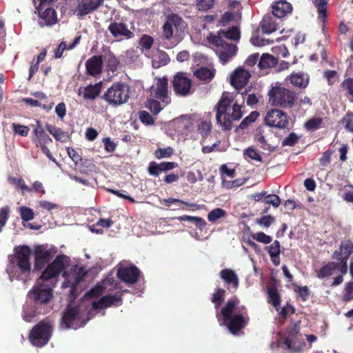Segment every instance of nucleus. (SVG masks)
<instances>
[{
	"mask_svg": "<svg viewBox=\"0 0 353 353\" xmlns=\"http://www.w3.org/2000/svg\"><path fill=\"white\" fill-rule=\"evenodd\" d=\"M68 257L58 255L42 272L36 284L29 291L28 298L36 303H48L52 298V289L55 287L60 274L65 269Z\"/></svg>",
	"mask_w": 353,
	"mask_h": 353,
	"instance_id": "1",
	"label": "nucleus"
},
{
	"mask_svg": "<svg viewBox=\"0 0 353 353\" xmlns=\"http://www.w3.org/2000/svg\"><path fill=\"white\" fill-rule=\"evenodd\" d=\"M240 301L236 296L228 300L225 304L216 313V318L226 326L229 332L238 334L249 323L250 318L244 305L239 306Z\"/></svg>",
	"mask_w": 353,
	"mask_h": 353,
	"instance_id": "2",
	"label": "nucleus"
},
{
	"mask_svg": "<svg viewBox=\"0 0 353 353\" xmlns=\"http://www.w3.org/2000/svg\"><path fill=\"white\" fill-rule=\"evenodd\" d=\"M233 101V94L228 92H223L214 108L216 112V123L224 131H230L232 128V122L240 120L243 115L241 110L242 105Z\"/></svg>",
	"mask_w": 353,
	"mask_h": 353,
	"instance_id": "3",
	"label": "nucleus"
},
{
	"mask_svg": "<svg viewBox=\"0 0 353 353\" xmlns=\"http://www.w3.org/2000/svg\"><path fill=\"white\" fill-rule=\"evenodd\" d=\"M32 250L28 245H21L14 249V253L8 257L10 267L7 272L10 276H17L18 279L28 276L31 272L30 256Z\"/></svg>",
	"mask_w": 353,
	"mask_h": 353,
	"instance_id": "4",
	"label": "nucleus"
},
{
	"mask_svg": "<svg viewBox=\"0 0 353 353\" xmlns=\"http://www.w3.org/2000/svg\"><path fill=\"white\" fill-rule=\"evenodd\" d=\"M268 96V101L272 105L282 108L293 107L296 98L294 92L281 87L278 83L269 90Z\"/></svg>",
	"mask_w": 353,
	"mask_h": 353,
	"instance_id": "5",
	"label": "nucleus"
},
{
	"mask_svg": "<svg viewBox=\"0 0 353 353\" xmlns=\"http://www.w3.org/2000/svg\"><path fill=\"white\" fill-rule=\"evenodd\" d=\"M130 98L129 86L123 82L114 83L103 94L102 99L113 106L125 103Z\"/></svg>",
	"mask_w": 353,
	"mask_h": 353,
	"instance_id": "6",
	"label": "nucleus"
},
{
	"mask_svg": "<svg viewBox=\"0 0 353 353\" xmlns=\"http://www.w3.org/2000/svg\"><path fill=\"white\" fill-rule=\"evenodd\" d=\"M52 325L48 320H43L35 325L31 330L28 339L32 345L41 347L50 339Z\"/></svg>",
	"mask_w": 353,
	"mask_h": 353,
	"instance_id": "7",
	"label": "nucleus"
},
{
	"mask_svg": "<svg viewBox=\"0 0 353 353\" xmlns=\"http://www.w3.org/2000/svg\"><path fill=\"white\" fill-rule=\"evenodd\" d=\"M172 86L174 94L181 97H186L192 93V81L185 73L179 72L173 77Z\"/></svg>",
	"mask_w": 353,
	"mask_h": 353,
	"instance_id": "8",
	"label": "nucleus"
},
{
	"mask_svg": "<svg viewBox=\"0 0 353 353\" xmlns=\"http://www.w3.org/2000/svg\"><path fill=\"white\" fill-rule=\"evenodd\" d=\"M211 43L217 46L216 54L223 64L228 63L236 54L238 49L235 44L225 42L220 36H214Z\"/></svg>",
	"mask_w": 353,
	"mask_h": 353,
	"instance_id": "9",
	"label": "nucleus"
},
{
	"mask_svg": "<svg viewBox=\"0 0 353 353\" xmlns=\"http://www.w3.org/2000/svg\"><path fill=\"white\" fill-rule=\"evenodd\" d=\"M151 97L159 100L163 107L171 103V98L168 95V79L167 77L159 78L156 85L152 88Z\"/></svg>",
	"mask_w": 353,
	"mask_h": 353,
	"instance_id": "10",
	"label": "nucleus"
},
{
	"mask_svg": "<svg viewBox=\"0 0 353 353\" xmlns=\"http://www.w3.org/2000/svg\"><path fill=\"white\" fill-rule=\"evenodd\" d=\"M34 269L36 270H40L44 268V267L52 260L54 256V253L49 249L47 248L46 245H39L35 246L34 250Z\"/></svg>",
	"mask_w": 353,
	"mask_h": 353,
	"instance_id": "11",
	"label": "nucleus"
},
{
	"mask_svg": "<svg viewBox=\"0 0 353 353\" xmlns=\"http://www.w3.org/2000/svg\"><path fill=\"white\" fill-rule=\"evenodd\" d=\"M352 253L353 243L349 239L343 240L341 242L339 250H335L332 254V259L341 263L342 269H348L347 261Z\"/></svg>",
	"mask_w": 353,
	"mask_h": 353,
	"instance_id": "12",
	"label": "nucleus"
},
{
	"mask_svg": "<svg viewBox=\"0 0 353 353\" xmlns=\"http://www.w3.org/2000/svg\"><path fill=\"white\" fill-rule=\"evenodd\" d=\"M140 275V270L134 265L120 267L117 272V278L122 282L128 285L137 283L139 280Z\"/></svg>",
	"mask_w": 353,
	"mask_h": 353,
	"instance_id": "13",
	"label": "nucleus"
},
{
	"mask_svg": "<svg viewBox=\"0 0 353 353\" xmlns=\"http://www.w3.org/2000/svg\"><path fill=\"white\" fill-rule=\"evenodd\" d=\"M35 13L39 16L40 27L52 26L58 22L57 11L52 7H35Z\"/></svg>",
	"mask_w": 353,
	"mask_h": 353,
	"instance_id": "14",
	"label": "nucleus"
},
{
	"mask_svg": "<svg viewBox=\"0 0 353 353\" xmlns=\"http://www.w3.org/2000/svg\"><path fill=\"white\" fill-rule=\"evenodd\" d=\"M265 123L268 126L285 128L288 124V119L282 110L272 109L267 112Z\"/></svg>",
	"mask_w": 353,
	"mask_h": 353,
	"instance_id": "15",
	"label": "nucleus"
},
{
	"mask_svg": "<svg viewBox=\"0 0 353 353\" xmlns=\"http://www.w3.org/2000/svg\"><path fill=\"white\" fill-rule=\"evenodd\" d=\"M79 311L76 307L68 305L63 313L61 326L65 328L77 329L79 327Z\"/></svg>",
	"mask_w": 353,
	"mask_h": 353,
	"instance_id": "16",
	"label": "nucleus"
},
{
	"mask_svg": "<svg viewBox=\"0 0 353 353\" xmlns=\"http://www.w3.org/2000/svg\"><path fill=\"white\" fill-rule=\"evenodd\" d=\"M108 30L112 36L117 39H130L134 37V34L123 22H112L108 26Z\"/></svg>",
	"mask_w": 353,
	"mask_h": 353,
	"instance_id": "17",
	"label": "nucleus"
},
{
	"mask_svg": "<svg viewBox=\"0 0 353 353\" xmlns=\"http://www.w3.org/2000/svg\"><path fill=\"white\" fill-rule=\"evenodd\" d=\"M251 74L244 68H237L230 75V84L236 90H241L248 83Z\"/></svg>",
	"mask_w": 353,
	"mask_h": 353,
	"instance_id": "18",
	"label": "nucleus"
},
{
	"mask_svg": "<svg viewBox=\"0 0 353 353\" xmlns=\"http://www.w3.org/2000/svg\"><path fill=\"white\" fill-rule=\"evenodd\" d=\"M104 0H79L77 6V16L84 17L96 11Z\"/></svg>",
	"mask_w": 353,
	"mask_h": 353,
	"instance_id": "19",
	"label": "nucleus"
},
{
	"mask_svg": "<svg viewBox=\"0 0 353 353\" xmlns=\"http://www.w3.org/2000/svg\"><path fill=\"white\" fill-rule=\"evenodd\" d=\"M342 263L337 261H330L327 262L326 264L323 265L317 272H316V276L320 279H323L324 278L330 276L332 275L334 272V271L338 270L342 275H345L347 273V268L342 269L341 268Z\"/></svg>",
	"mask_w": 353,
	"mask_h": 353,
	"instance_id": "20",
	"label": "nucleus"
},
{
	"mask_svg": "<svg viewBox=\"0 0 353 353\" xmlns=\"http://www.w3.org/2000/svg\"><path fill=\"white\" fill-rule=\"evenodd\" d=\"M122 296L119 292L114 294H108L101 297L99 301H94L92 303V307L95 310L104 309L114 305H121Z\"/></svg>",
	"mask_w": 353,
	"mask_h": 353,
	"instance_id": "21",
	"label": "nucleus"
},
{
	"mask_svg": "<svg viewBox=\"0 0 353 353\" xmlns=\"http://www.w3.org/2000/svg\"><path fill=\"white\" fill-rule=\"evenodd\" d=\"M86 74L97 77L102 73L103 59L101 55H94L85 62Z\"/></svg>",
	"mask_w": 353,
	"mask_h": 353,
	"instance_id": "22",
	"label": "nucleus"
},
{
	"mask_svg": "<svg viewBox=\"0 0 353 353\" xmlns=\"http://www.w3.org/2000/svg\"><path fill=\"white\" fill-rule=\"evenodd\" d=\"M183 22V19L176 14H172L167 17V20L163 26V34L170 39L173 36V26L178 28Z\"/></svg>",
	"mask_w": 353,
	"mask_h": 353,
	"instance_id": "23",
	"label": "nucleus"
},
{
	"mask_svg": "<svg viewBox=\"0 0 353 353\" xmlns=\"http://www.w3.org/2000/svg\"><path fill=\"white\" fill-rule=\"evenodd\" d=\"M292 11V6L285 0H279L272 3V14L281 19Z\"/></svg>",
	"mask_w": 353,
	"mask_h": 353,
	"instance_id": "24",
	"label": "nucleus"
},
{
	"mask_svg": "<svg viewBox=\"0 0 353 353\" xmlns=\"http://www.w3.org/2000/svg\"><path fill=\"white\" fill-rule=\"evenodd\" d=\"M220 277L228 287L231 286L235 290L238 288L239 277L234 270L228 268L223 269L220 272Z\"/></svg>",
	"mask_w": 353,
	"mask_h": 353,
	"instance_id": "25",
	"label": "nucleus"
},
{
	"mask_svg": "<svg viewBox=\"0 0 353 353\" xmlns=\"http://www.w3.org/2000/svg\"><path fill=\"white\" fill-rule=\"evenodd\" d=\"M273 14H266L260 23L261 30L265 34H271L278 29V23Z\"/></svg>",
	"mask_w": 353,
	"mask_h": 353,
	"instance_id": "26",
	"label": "nucleus"
},
{
	"mask_svg": "<svg viewBox=\"0 0 353 353\" xmlns=\"http://www.w3.org/2000/svg\"><path fill=\"white\" fill-rule=\"evenodd\" d=\"M87 272L84 267L74 265L70 268L68 274L73 280V288L77 287L81 281H82L85 276Z\"/></svg>",
	"mask_w": 353,
	"mask_h": 353,
	"instance_id": "27",
	"label": "nucleus"
},
{
	"mask_svg": "<svg viewBox=\"0 0 353 353\" xmlns=\"http://www.w3.org/2000/svg\"><path fill=\"white\" fill-rule=\"evenodd\" d=\"M46 129L58 141L64 143L69 139V134L68 132H65L62 129L57 128L52 124L47 123L46 125Z\"/></svg>",
	"mask_w": 353,
	"mask_h": 353,
	"instance_id": "28",
	"label": "nucleus"
},
{
	"mask_svg": "<svg viewBox=\"0 0 353 353\" xmlns=\"http://www.w3.org/2000/svg\"><path fill=\"white\" fill-rule=\"evenodd\" d=\"M101 90V83L89 85L83 90V97L86 100H94L100 94Z\"/></svg>",
	"mask_w": 353,
	"mask_h": 353,
	"instance_id": "29",
	"label": "nucleus"
},
{
	"mask_svg": "<svg viewBox=\"0 0 353 353\" xmlns=\"http://www.w3.org/2000/svg\"><path fill=\"white\" fill-rule=\"evenodd\" d=\"M290 83L301 88H305L309 83V77L307 74L303 73H292L290 76Z\"/></svg>",
	"mask_w": 353,
	"mask_h": 353,
	"instance_id": "30",
	"label": "nucleus"
},
{
	"mask_svg": "<svg viewBox=\"0 0 353 353\" xmlns=\"http://www.w3.org/2000/svg\"><path fill=\"white\" fill-rule=\"evenodd\" d=\"M81 39V36L78 35L75 37L74 41L69 46H68L65 41H61L54 50V58L59 59L62 57L64 50L74 48L80 43Z\"/></svg>",
	"mask_w": 353,
	"mask_h": 353,
	"instance_id": "31",
	"label": "nucleus"
},
{
	"mask_svg": "<svg viewBox=\"0 0 353 353\" xmlns=\"http://www.w3.org/2000/svg\"><path fill=\"white\" fill-rule=\"evenodd\" d=\"M312 1L317 9L318 19L324 23L327 19V6L329 0H312Z\"/></svg>",
	"mask_w": 353,
	"mask_h": 353,
	"instance_id": "32",
	"label": "nucleus"
},
{
	"mask_svg": "<svg viewBox=\"0 0 353 353\" xmlns=\"http://www.w3.org/2000/svg\"><path fill=\"white\" fill-rule=\"evenodd\" d=\"M277 62V59L273 55L265 53L261 57L258 66L260 69H267L274 67Z\"/></svg>",
	"mask_w": 353,
	"mask_h": 353,
	"instance_id": "33",
	"label": "nucleus"
},
{
	"mask_svg": "<svg viewBox=\"0 0 353 353\" xmlns=\"http://www.w3.org/2000/svg\"><path fill=\"white\" fill-rule=\"evenodd\" d=\"M268 303L272 304L279 311L281 303V296L276 288H269L268 290Z\"/></svg>",
	"mask_w": 353,
	"mask_h": 353,
	"instance_id": "34",
	"label": "nucleus"
},
{
	"mask_svg": "<svg viewBox=\"0 0 353 353\" xmlns=\"http://www.w3.org/2000/svg\"><path fill=\"white\" fill-rule=\"evenodd\" d=\"M194 75L200 80L206 81L214 77L212 70L208 68L201 67L194 72Z\"/></svg>",
	"mask_w": 353,
	"mask_h": 353,
	"instance_id": "35",
	"label": "nucleus"
},
{
	"mask_svg": "<svg viewBox=\"0 0 353 353\" xmlns=\"http://www.w3.org/2000/svg\"><path fill=\"white\" fill-rule=\"evenodd\" d=\"M22 101L31 107H42L46 111L50 110L54 105V102L50 101L48 103H42L41 101L32 98H23Z\"/></svg>",
	"mask_w": 353,
	"mask_h": 353,
	"instance_id": "36",
	"label": "nucleus"
},
{
	"mask_svg": "<svg viewBox=\"0 0 353 353\" xmlns=\"http://www.w3.org/2000/svg\"><path fill=\"white\" fill-rule=\"evenodd\" d=\"M225 294V290L221 288H216V291L212 294L211 301L214 304L216 310H219L221 307Z\"/></svg>",
	"mask_w": 353,
	"mask_h": 353,
	"instance_id": "37",
	"label": "nucleus"
},
{
	"mask_svg": "<svg viewBox=\"0 0 353 353\" xmlns=\"http://www.w3.org/2000/svg\"><path fill=\"white\" fill-rule=\"evenodd\" d=\"M161 102L155 98H150L147 100L145 107L150 110V111L154 114L157 115L163 107L161 106Z\"/></svg>",
	"mask_w": 353,
	"mask_h": 353,
	"instance_id": "38",
	"label": "nucleus"
},
{
	"mask_svg": "<svg viewBox=\"0 0 353 353\" xmlns=\"http://www.w3.org/2000/svg\"><path fill=\"white\" fill-rule=\"evenodd\" d=\"M227 212L222 208H215L208 214V220L211 223H215L218 219L225 217Z\"/></svg>",
	"mask_w": 353,
	"mask_h": 353,
	"instance_id": "39",
	"label": "nucleus"
},
{
	"mask_svg": "<svg viewBox=\"0 0 353 353\" xmlns=\"http://www.w3.org/2000/svg\"><path fill=\"white\" fill-rule=\"evenodd\" d=\"M341 123L347 132L353 133V112L348 111L341 119Z\"/></svg>",
	"mask_w": 353,
	"mask_h": 353,
	"instance_id": "40",
	"label": "nucleus"
},
{
	"mask_svg": "<svg viewBox=\"0 0 353 353\" xmlns=\"http://www.w3.org/2000/svg\"><path fill=\"white\" fill-rule=\"evenodd\" d=\"M259 114L256 111L252 112L248 117L244 118L239 125L240 129L244 130L251 123L254 122L259 117Z\"/></svg>",
	"mask_w": 353,
	"mask_h": 353,
	"instance_id": "41",
	"label": "nucleus"
},
{
	"mask_svg": "<svg viewBox=\"0 0 353 353\" xmlns=\"http://www.w3.org/2000/svg\"><path fill=\"white\" fill-rule=\"evenodd\" d=\"M294 291L298 294L303 301H305L310 296V290L307 286H299L296 283H293Z\"/></svg>",
	"mask_w": 353,
	"mask_h": 353,
	"instance_id": "42",
	"label": "nucleus"
},
{
	"mask_svg": "<svg viewBox=\"0 0 353 353\" xmlns=\"http://www.w3.org/2000/svg\"><path fill=\"white\" fill-rule=\"evenodd\" d=\"M32 141L34 143L37 147L44 144H50L52 143V139L49 137V135L44 132L43 134H39L32 138Z\"/></svg>",
	"mask_w": 353,
	"mask_h": 353,
	"instance_id": "43",
	"label": "nucleus"
},
{
	"mask_svg": "<svg viewBox=\"0 0 353 353\" xmlns=\"http://www.w3.org/2000/svg\"><path fill=\"white\" fill-rule=\"evenodd\" d=\"M223 37L232 41H238L240 39V32L237 27L232 26L223 32Z\"/></svg>",
	"mask_w": 353,
	"mask_h": 353,
	"instance_id": "44",
	"label": "nucleus"
},
{
	"mask_svg": "<svg viewBox=\"0 0 353 353\" xmlns=\"http://www.w3.org/2000/svg\"><path fill=\"white\" fill-rule=\"evenodd\" d=\"M323 123V119L320 117H315V118H312L310 119H309L308 121H307L305 123V128L307 130H314L316 129H318L321 127V125Z\"/></svg>",
	"mask_w": 353,
	"mask_h": 353,
	"instance_id": "45",
	"label": "nucleus"
},
{
	"mask_svg": "<svg viewBox=\"0 0 353 353\" xmlns=\"http://www.w3.org/2000/svg\"><path fill=\"white\" fill-rule=\"evenodd\" d=\"M215 0H196V8L199 11H208L214 5Z\"/></svg>",
	"mask_w": 353,
	"mask_h": 353,
	"instance_id": "46",
	"label": "nucleus"
},
{
	"mask_svg": "<svg viewBox=\"0 0 353 353\" xmlns=\"http://www.w3.org/2000/svg\"><path fill=\"white\" fill-rule=\"evenodd\" d=\"M12 128L14 134H18L22 137H27L30 131L28 126L15 123L12 124Z\"/></svg>",
	"mask_w": 353,
	"mask_h": 353,
	"instance_id": "47",
	"label": "nucleus"
},
{
	"mask_svg": "<svg viewBox=\"0 0 353 353\" xmlns=\"http://www.w3.org/2000/svg\"><path fill=\"white\" fill-rule=\"evenodd\" d=\"M107 62V68L108 71H111L114 72L118 68L119 61L116 58V57L113 54V53L110 52L108 55Z\"/></svg>",
	"mask_w": 353,
	"mask_h": 353,
	"instance_id": "48",
	"label": "nucleus"
},
{
	"mask_svg": "<svg viewBox=\"0 0 353 353\" xmlns=\"http://www.w3.org/2000/svg\"><path fill=\"white\" fill-rule=\"evenodd\" d=\"M270 256L275 257L277 254H281V244L277 240L273 241L272 244L265 248Z\"/></svg>",
	"mask_w": 353,
	"mask_h": 353,
	"instance_id": "49",
	"label": "nucleus"
},
{
	"mask_svg": "<svg viewBox=\"0 0 353 353\" xmlns=\"http://www.w3.org/2000/svg\"><path fill=\"white\" fill-rule=\"evenodd\" d=\"M63 276L65 278V280L62 283V288H70V294H72L74 298H76V293L77 290V287L73 288V280L70 276V275L67 272L63 273Z\"/></svg>",
	"mask_w": 353,
	"mask_h": 353,
	"instance_id": "50",
	"label": "nucleus"
},
{
	"mask_svg": "<svg viewBox=\"0 0 353 353\" xmlns=\"http://www.w3.org/2000/svg\"><path fill=\"white\" fill-rule=\"evenodd\" d=\"M139 119L141 122L145 125H152L154 124V119L152 115L145 110H141L139 112Z\"/></svg>",
	"mask_w": 353,
	"mask_h": 353,
	"instance_id": "51",
	"label": "nucleus"
},
{
	"mask_svg": "<svg viewBox=\"0 0 353 353\" xmlns=\"http://www.w3.org/2000/svg\"><path fill=\"white\" fill-rule=\"evenodd\" d=\"M353 299V281H350L346 283L344 289V294L343 301L345 302L350 301Z\"/></svg>",
	"mask_w": 353,
	"mask_h": 353,
	"instance_id": "52",
	"label": "nucleus"
},
{
	"mask_svg": "<svg viewBox=\"0 0 353 353\" xmlns=\"http://www.w3.org/2000/svg\"><path fill=\"white\" fill-rule=\"evenodd\" d=\"M172 154L173 149L171 147L158 148L154 152L155 157L158 159L170 157Z\"/></svg>",
	"mask_w": 353,
	"mask_h": 353,
	"instance_id": "53",
	"label": "nucleus"
},
{
	"mask_svg": "<svg viewBox=\"0 0 353 353\" xmlns=\"http://www.w3.org/2000/svg\"><path fill=\"white\" fill-rule=\"evenodd\" d=\"M10 212V209L9 206H5L0 209V232L8 220Z\"/></svg>",
	"mask_w": 353,
	"mask_h": 353,
	"instance_id": "54",
	"label": "nucleus"
},
{
	"mask_svg": "<svg viewBox=\"0 0 353 353\" xmlns=\"http://www.w3.org/2000/svg\"><path fill=\"white\" fill-rule=\"evenodd\" d=\"M211 124L207 121H202L199 125L198 132L202 137H207L211 132Z\"/></svg>",
	"mask_w": 353,
	"mask_h": 353,
	"instance_id": "55",
	"label": "nucleus"
},
{
	"mask_svg": "<svg viewBox=\"0 0 353 353\" xmlns=\"http://www.w3.org/2000/svg\"><path fill=\"white\" fill-rule=\"evenodd\" d=\"M252 237L256 241L265 244L270 243L272 241V236L265 234L263 232H258L256 234H253Z\"/></svg>",
	"mask_w": 353,
	"mask_h": 353,
	"instance_id": "56",
	"label": "nucleus"
},
{
	"mask_svg": "<svg viewBox=\"0 0 353 353\" xmlns=\"http://www.w3.org/2000/svg\"><path fill=\"white\" fill-rule=\"evenodd\" d=\"M148 172L150 175L157 177L162 172L159 163L155 161H151L148 167Z\"/></svg>",
	"mask_w": 353,
	"mask_h": 353,
	"instance_id": "57",
	"label": "nucleus"
},
{
	"mask_svg": "<svg viewBox=\"0 0 353 353\" xmlns=\"http://www.w3.org/2000/svg\"><path fill=\"white\" fill-rule=\"evenodd\" d=\"M153 43L154 39L151 36L143 34L140 39L139 44L143 49H150Z\"/></svg>",
	"mask_w": 353,
	"mask_h": 353,
	"instance_id": "58",
	"label": "nucleus"
},
{
	"mask_svg": "<svg viewBox=\"0 0 353 353\" xmlns=\"http://www.w3.org/2000/svg\"><path fill=\"white\" fill-rule=\"evenodd\" d=\"M20 214L21 219L24 221H29L34 218L32 210L28 207H21L20 208Z\"/></svg>",
	"mask_w": 353,
	"mask_h": 353,
	"instance_id": "59",
	"label": "nucleus"
},
{
	"mask_svg": "<svg viewBox=\"0 0 353 353\" xmlns=\"http://www.w3.org/2000/svg\"><path fill=\"white\" fill-rule=\"evenodd\" d=\"M343 199L347 203H353V185L344 186Z\"/></svg>",
	"mask_w": 353,
	"mask_h": 353,
	"instance_id": "60",
	"label": "nucleus"
},
{
	"mask_svg": "<svg viewBox=\"0 0 353 353\" xmlns=\"http://www.w3.org/2000/svg\"><path fill=\"white\" fill-rule=\"evenodd\" d=\"M298 140L299 137L294 132H291L288 137L282 141V145L294 146L298 142Z\"/></svg>",
	"mask_w": 353,
	"mask_h": 353,
	"instance_id": "61",
	"label": "nucleus"
},
{
	"mask_svg": "<svg viewBox=\"0 0 353 353\" xmlns=\"http://www.w3.org/2000/svg\"><path fill=\"white\" fill-rule=\"evenodd\" d=\"M103 292V288L101 285H96L91 290L86 292V297H98Z\"/></svg>",
	"mask_w": 353,
	"mask_h": 353,
	"instance_id": "62",
	"label": "nucleus"
},
{
	"mask_svg": "<svg viewBox=\"0 0 353 353\" xmlns=\"http://www.w3.org/2000/svg\"><path fill=\"white\" fill-rule=\"evenodd\" d=\"M246 182L245 178L237 179L233 181H224V185L227 188H238Z\"/></svg>",
	"mask_w": 353,
	"mask_h": 353,
	"instance_id": "63",
	"label": "nucleus"
},
{
	"mask_svg": "<svg viewBox=\"0 0 353 353\" xmlns=\"http://www.w3.org/2000/svg\"><path fill=\"white\" fill-rule=\"evenodd\" d=\"M341 87L344 90L346 91V93L347 94L353 96V79H345L341 83Z\"/></svg>",
	"mask_w": 353,
	"mask_h": 353,
	"instance_id": "64",
	"label": "nucleus"
}]
</instances>
